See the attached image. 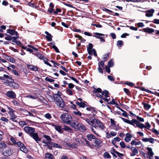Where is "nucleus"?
I'll return each instance as SVG.
<instances>
[{
    "instance_id": "45",
    "label": "nucleus",
    "mask_w": 159,
    "mask_h": 159,
    "mask_svg": "<svg viewBox=\"0 0 159 159\" xmlns=\"http://www.w3.org/2000/svg\"><path fill=\"white\" fill-rule=\"evenodd\" d=\"M109 104H112V105H118V104L115 102V100L114 99H112L111 100V101L110 102H109Z\"/></svg>"
},
{
    "instance_id": "19",
    "label": "nucleus",
    "mask_w": 159,
    "mask_h": 159,
    "mask_svg": "<svg viewBox=\"0 0 159 159\" xmlns=\"http://www.w3.org/2000/svg\"><path fill=\"white\" fill-rule=\"evenodd\" d=\"M45 159H54L53 156L51 154L47 153L45 154Z\"/></svg>"
},
{
    "instance_id": "43",
    "label": "nucleus",
    "mask_w": 159,
    "mask_h": 159,
    "mask_svg": "<svg viewBox=\"0 0 159 159\" xmlns=\"http://www.w3.org/2000/svg\"><path fill=\"white\" fill-rule=\"evenodd\" d=\"M45 80L46 81H48L49 82H53L54 81V80L50 78H49L48 77H46L45 78Z\"/></svg>"
},
{
    "instance_id": "16",
    "label": "nucleus",
    "mask_w": 159,
    "mask_h": 159,
    "mask_svg": "<svg viewBox=\"0 0 159 159\" xmlns=\"http://www.w3.org/2000/svg\"><path fill=\"white\" fill-rule=\"evenodd\" d=\"M45 33L47 35L45 36V38L48 39V41H51L52 40V36L47 31H45Z\"/></svg>"
},
{
    "instance_id": "21",
    "label": "nucleus",
    "mask_w": 159,
    "mask_h": 159,
    "mask_svg": "<svg viewBox=\"0 0 159 159\" xmlns=\"http://www.w3.org/2000/svg\"><path fill=\"white\" fill-rule=\"evenodd\" d=\"M66 93L69 95L71 96L73 95L75 93V90L73 89H67L66 90Z\"/></svg>"
},
{
    "instance_id": "53",
    "label": "nucleus",
    "mask_w": 159,
    "mask_h": 159,
    "mask_svg": "<svg viewBox=\"0 0 159 159\" xmlns=\"http://www.w3.org/2000/svg\"><path fill=\"white\" fill-rule=\"evenodd\" d=\"M11 141L14 143V144H16L17 142L16 139L14 138H13L12 137H11L10 138V139Z\"/></svg>"
},
{
    "instance_id": "23",
    "label": "nucleus",
    "mask_w": 159,
    "mask_h": 159,
    "mask_svg": "<svg viewBox=\"0 0 159 159\" xmlns=\"http://www.w3.org/2000/svg\"><path fill=\"white\" fill-rule=\"evenodd\" d=\"M76 104L77 105L79 106L80 107L84 108L85 106H87V105H86L83 102H76Z\"/></svg>"
},
{
    "instance_id": "62",
    "label": "nucleus",
    "mask_w": 159,
    "mask_h": 159,
    "mask_svg": "<svg viewBox=\"0 0 159 159\" xmlns=\"http://www.w3.org/2000/svg\"><path fill=\"white\" fill-rule=\"evenodd\" d=\"M19 124L20 126H23L24 125H27L26 123L24 121H21L19 122Z\"/></svg>"
},
{
    "instance_id": "36",
    "label": "nucleus",
    "mask_w": 159,
    "mask_h": 159,
    "mask_svg": "<svg viewBox=\"0 0 159 159\" xmlns=\"http://www.w3.org/2000/svg\"><path fill=\"white\" fill-rule=\"evenodd\" d=\"M102 94L104 96L106 97H109V92L107 91L104 90L102 93Z\"/></svg>"
},
{
    "instance_id": "1",
    "label": "nucleus",
    "mask_w": 159,
    "mask_h": 159,
    "mask_svg": "<svg viewBox=\"0 0 159 159\" xmlns=\"http://www.w3.org/2000/svg\"><path fill=\"white\" fill-rule=\"evenodd\" d=\"M120 118L124 122L131 125L134 126L135 127H138L141 129H143V128L148 129L151 127L150 124L148 122L146 123V126H145L143 124L140 123L135 119H133L132 120H130L122 117Z\"/></svg>"
},
{
    "instance_id": "40",
    "label": "nucleus",
    "mask_w": 159,
    "mask_h": 159,
    "mask_svg": "<svg viewBox=\"0 0 159 159\" xmlns=\"http://www.w3.org/2000/svg\"><path fill=\"white\" fill-rule=\"evenodd\" d=\"M131 149L132 152H133L136 154H137L138 152V150L135 148H131Z\"/></svg>"
},
{
    "instance_id": "41",
    "label": "nucleus",
    "mask_w": 159,
    "mask_h": 159,
    "mask_svg": "<svg viewBox=\"0 0 159 159\" xmlns=\"http://www.w3.org/2000/svg\"><path fill=\"white\" fill-rule=\"evenodd\" d=\"M53 97L52 96L49 95L48 97V99L49 100V101L51 102H53L54 101H55V98L53 97Z\"/></svg>"
},
{
    "instance_id": "63",
    "label": "nucleus",
    "mask_w": 159,
    "mask_h": 159,
    "mask_svg": "<svg viewBox=\"0 0 159 159\" xmlns=\"http://www.w3.org/2000/svg\"><path fill=\"white\" fill-rule=\"evenodd\" d=\"M152 22L156 24H159V19H154Z\"/></svg>"
},
{
    "instance_id": "28",
    "label": "nucleus",
    "mask_w": 159,
    "mask_h": 159,
    "mask_svg": "<svg viewBox=\"0 0 159 159\" xmlns=\"http://www.w3.org/2000/svg\"><path fill=\"white\" fill-rule=\"evenodd\" d=\"M94 143L96 146H101L102 141L98 139H96L95 140Z\"/></svg>"
},
{
    "instance_id": "18",
    "label": "nucleus",
    "mask_w": 159,
    "mask_h": 159,
    "mask_svg": "<svg viewBox=\"0 0 159 159\" xmlns=\"http://www.w3.org/2000/svg\"><path fill=\"white\" fill-rule=\"evenodd\" d=\"M154 11H145L146 16L147 17H151L153 16V14Z\"/></svg>"
},
{
    "instance_id": "12",
    "label": "nucleus",
    "mask_w": 159,
    "mask_h": 159,
    "mask_svg": "<svg viewBox=\"0 0 159 159\" xmlns=\"http://www.w3.org/2000/svg\"><path fill=\"white\" fill-rule=\"evenodd\" d=\"M27 66L28 68L31 70L34 71H35L38 70V68L37 66H34L33 65H30L27 64Z\"/></svg>"
},
{
    "instance_id": "25",
    "label": "nucleus",
    "mask_w": 159,
    "mask_h": 159,
    "mask_svg": "<svg viewBox=\"0 0 159 159\" xmlns=\"http://www.w3.org/2000/svg\"><path fill=\"white\" fill-rule=\"evenodd\" d=\"M42 59L44 61L45 64L49 66L50 67L52 66V65L49 63L48 62V60L46 57H45L44 56H43V58H42Z\"/></svg>"
},
{
    "instance_id": "14",
    "label": "nucleus",
    "mask_w": 159,
    "mask_h": 159,
    "mask_svg": "<svg viewBox=\"0 0 159 159\" xmlns=\"http://www.w3.org/2000/svg\"><path fill=\"white\" fill-rule=\"evenodd\" d=\"M7 147V145L3 141L0 142V151L2 152L5 148Z\"/></svg>"
},
{
    "instance_id": "57",
    "label": "nucleus",
    "mask_w": 159,
    "mask_h": 159,
    "mask_svg": "<svg viewBox=\"0 0 159 159\" xmlns=\"http://www.w3.org/2000/svg\"><path fill=\"white\" fill-rule=\"evenodd\" d=\"M12 102L14 105L16 106H19L20 105L19 103L16 101V100H13L12 101Z\"/></svg>"
},
{
    "instance_id": "30",
    "label": "nucleus",
    "mask_w": 159,
    "mask_h": 159,
    "mask_svg": "<svg viewBox=\"0 0 159 159\" xmlns=\"http://www.w3.org/2000/svg\"><path fill=\"white\" fill-rule=\"evenodd\" d=\"M20 151L25 153L27 152V149L24 144L20 148Z\"/></svg>"
},
{
    "instance_id": "15",
    "label": "nucleus",
    "mask_w": 159,
    "mask_h": 159,
    "mask_svg": "<svg viewBox=\"0 0 159 159\" xmlns=\"http://www.w3.org/2000/svg\"><path fill=\"white\" fill-rule=\"evenodd\" d=\"M77 129L80 131L84 132L86 130V128L84 125L80 124Z\"/></svg>"
},
{
    "instance_id": "56",
    "label": "nucleus",
    "mask_w": 159,
    "mask_h": 159,
    "mask_svg": "<svg viewBox=\"0 0 159 159\" xmlns=\"http://www.w3.org/2000/svg\"><path fill=\"white\" fill-rule=\"evenodd\" d=\"M124 91L128 95H129V94L130 93V91L129 90L126 88H124Z\"/></svg>"
},
{
    "instance_id": "29",
    "label": "nucleus",
    "mask_w": 159,
    "mask_h": 159,
    "mask_svg": "<svg viewBox=\"0 0 159 159\" xmlns=\"http://www.w3.org/2000/svg\"><path fill=\"white\" fill-rule=\"evenodd\" d=\"M6 59L12 63H14L15 62V60L11 57L8 56H7Z\"/></svg>"
},
{
    "instance_id": "5",
    "label": "nucleus",
    "mask_w": 159,
    "mask_h": 159,
    "mask_svg": "<svg viewBox=\"0 0 159 159\" xmlns=\"http://www.w3.org/2000/svg\"><path fill=\"white\" fill-rule=\"evenodd\" d=\"M92 125L96 129L100 128L101 129H103L105 128L103 124L99 120L95 118L94 119L93 123Z\"/></svg>"
},
{
    "instance_id": "27",
    "label": "nucleus",
    "mask_w": 159,
    "mask_h": 159,
    "mask_svg": "<svg viewBox=\"0 0 159 159\" xmlns=\"http://www.w3.org/2000/svg\"><path fill=\"white\" fill-rule=\"evenodd\" d=\"M142 104H143L144 108L145 110H148L151 107V106L146 103L143 102Z\"/></svg>"
},
{
    "instance_id": "34",
    "label": "nucleus",
    "mask_w": 159,
    "mask_h": 159,
    "mask_svg": "<svg viewBox=\"0 0 159 159\" xmlns=\"http://www.w3.org/2000/svg\"><path fill=\"white\" fill-rule=\"evenodd\" d=\"M33 54H34V55L38 57V58L40 59L41 60L42 58H43V56L41 54H40L38 53H33Z\"/></svg>"
},
{
    "instance_id": "42",
    "label": "nucleus",
    "mask_w": 159,
    "mask_h": 159,
    "mask_svg": "<svg viewBox=\"0 0 159 159\" xmlns=\"http://www.w3.org/2000/svg\"><path fill=\"white\" fill-rule=\"evenodd\" d=\"M10 114V116H11V120H12L13 121H15V116L14 115L13 113H11Z\"/></svg>"
},
{
    "instance_id": "7",
    "label": "nucleus",
    "mask_w": 159,
    "mask_h": 159,
    "mask_svg": "<svg viewBox=\"0 0 159 159\" xmlns=\"http://www.w3.org/2000/svg\"><path fill=\"white\" fill-rule=\"evenodd\" d=\"M24 129L26 133L29 134L30 135L35 131V129L31 127L26 126L24 128Z\"/></svg>"
},
{
    "instance_id": "9",
    "label": "nucleus",
    "mask_w": 159,
    "mask_h": 159,
    "mask_svg": "<svg viewBox=\"0 0 159 159\" xmlns=\"http://www.w3.org/2000/svg\"><path fill=\"white\" fill-rule=\"evenodd\" d=\"M30 136L32 137L36 142L38 143V141H40L41 139L39 137L38 134L37 133L33 132Z\"/></svg>"
},
{
    "instance_id": "37",
    "label": "nucleus",
    "mask_w": 159,
    "mask_h": 159,
    "mask_svg": "<svg viewBox=\"0 0 159 159\" xmlns=\"http://www.w3.org/2000/svg\"><path fill=\"white\" fill-rule=\"evenodd\" d=\"M20 110L23 112V114L24 115H25L26 116H28V112L29 111H28L27 110L24 108H20Z\"/></svg>"
},
{
    "instance_id": "38",
    "label": "nucleus",
    "mask_w": 159,
    "mask_h": 159,
    "mask_svg": "<svg viewBox=\"0 0 159 159\" xmlns=\"http://www.w3.org/2000/svg\"><path fill=\"white\" fill-rule=\"evenodd\" d=\"M123 42L122 40H118L117 42V45L118 46L121 47L123 44Z\"/></svg>"
},
{
    "instance_id": "20",
    "label": "nucleus",
    "mask_w": 159,
    "mask_h": 159,
    "mask_svg": "<svg viewBox=\"0 0 159 159\" xmlns=\"http://www.w3.org/2000/svg\"><path fill=\"white\" fill-rule=\"evenodd\" d=\"M43 137L46 139V141L48 142V143L50 144L52 143V139L51 137L48 135H44Z\"/></svg>"
},
{
    "instance_id": "8",
    "label": "nucleus",
    "mask_w": 159,
    "mask_h": 159,
    "mask_svg": "<svg viewBox=\"0 0 159 159\" xmlns=\"http://www.w3.org/2000/svg\"><path fill=\"white\" fill-rule=\"evenodd\" d=\"M76 120H72V121L70 122V123L69 124L73 128L75 129H77L78 128V127L80 124Z\"/></svg>"
},
{
    "instance_id": "58",
    "label": "nucleus",
    "mask_w": 159,
    "mask_h": 159,
    "mask_svg": "<svg viewBox=\"0 0 159 159\" xmlns=\"http://www.w3.org/2000/svg\"><path fill=\"white\" fill-rule=\"evenodd\" d=\"M109 56V54L107 55L106 56V55H105V56L103 58L102 60L103 61H104V62L106 61L107 59H108V57Z\"/></svg>"
},
{
    "instance_id": "2",
    "label": "nucleus",
    "mask_w": 159,
    "mask_h": 159,
    "mask_svg": "<svg viewBox=\"0 0 159 159\" xmlns=\"http://www.w3.org/2000/svg\"><path fill=\"white\" fill-rule=\"evenodd\" d=\"M62 95L61 92L57 91V93L53 95V96L57 105L59 107L63 108L65 106V104L64 100L61 97Z\"/></svg>"
},
{
    "instance_id": "26",
    "label": "nucleus",
    "mask_w": 159,
    "mask_h": 159,
    "mask_svg": "<svg viewBox=\"0 0 159 159\" xmlns=\"http://www.w3.org/2000/svg\"><path fill=\"white\" fill-rule=\"evenodd\" d=\"M55 126V129L56 130L58 131V132L61 133H62L63 132V131L61 129V127L60 126L57 125L56 126L54 125Z\"/></svg>"
},
{
    "instance_id": "60",
    "label": "nucleus",
    "mask_w": 159,
    "mask_h": 159,
    "mask_svg": "<svg viewBox=\"0 0 159 159\" xmlns=\"http://www.w3.org/2000/svg\"><path fill=\"white\" fill-rule=\"evenodd\" d=\"M68 87H69V89H70L73 88L75 86L73 84H72V83L68 84Z\"/></svg>"
},
{
    "instance_id": "22",
    "label": "nucleus",
    "mask_w": 159,
    "mask_h": 159,
    "mask_svg": "<svg viewBox=\"0 0 159 159\" xmlns=\"http://www.w3.org/2000/svg\"><path fill=\"white\" fill-rule=\"evenodd\" d=\"M87 139L89 141H91L92 139H95V136L92 134H88L86 135Z\"/></svg>"
},
{
    "instance_id": "44",
    "label": "nucleus",
    "mask_w": 159,
    "mask_h": 159,
    "mask_svg": "<svg viewBox=\"0 0 159 159\" xmlns=\"http://www.w3.org/2000/svg\"><path fill=\"white\" fill-rule=\"evenodd\" d=\"M104 156L105 158H111V156L109 153L107 152H106L104 154Z\"/></svg>"
},
{
    "instance_id": "32",
    "label": "nucleus",
    "mask_w": 159,
    "mask_h": 159,
    "mask_svg": "<svg viewBox=\"0 0 159 159\" xmlns=\"http://www.w3.org/2000/svg\"><path fill=\"white\" fill-rule=\"evenodd\" d=\"M93 92L94 93H101L102 92V90L100 88H98L97 89L94 88L93 91Z\"/></svg>"
},
{
    "instance_id": "31",
    "label": "nucleus",
    "mask_w": 159,
    "mask_h": 159,
    "mask_svg": "<svg viewBox=\"0 0 159 159\" xmlns=\"http://www.w3.org/2000/svg\"><path fill=\"white\" fill-rule=\"evenodd\" d=\"M63 129L69 132H71L72 131V129L71 128L67 126H64L63 128Z\"/></svg>"
},
{
    "instance_id": "55",
    "label": "nucleus",
    "mask_w": 159,
    "mask_h": 159,
    "mask_svg": "<svg viewBox=\"0 0 159 159\" xmlns=\"http://www.w3.org/2000/svg\"><path fill=\"white\" fill-rule=\"evenodd\" d=\"M52 48L54 49L56 52H59V51L55 45H53L52 46Z\"/></svg>"
},
{
    "instance_id": "54",
    "label": "nucleus",
    "mask_w": 159,
    "mask_h": 159,
    "mask_svg": "<svg viewBox=\"0 0 159 159\" xmlns=\"http://www.w3.org/2000/svg\"><path fill=\"white\" fill-rule=\"evenodd\" d=\"M136 118L139 121H140V122H143L144 120V119L143 118H141L139 116H136Z\"/></svg>"
},
{
    "instance_id": "33",
    "label": "nucleus",
    "mask_w": 159,
    "mask_h": 159,
    "mask_svg": "<svg viewBox=\"0 0 159 159\" xmlns=\"http://www.w3.org/2000/svg\"><path fill=\"white\" fill-rule=\"evenodd\" d=\"M50 145H52V147L54 148H61V146L57 143H53V142H52V143L50 144Z\"/></svg>"
},
{
    "instance_id": "47",
    "label": "nucleus",
    "mask_w": 159,
    "mask_h": 159,
    "mask_svg": "<svg viewBox=\"0 0 159 159\" xmlns=\"http://www.w3.org/2000/svg\"><path fill=\"white\" fill-rule=\"evenodd\" d=\"M110 152L112 154V155L114 156V157H117V156L115 153V151H114V149L113 148L112 150H111Z\"/></svg>"
},
{
    "instance_id": "11",
    "label": "nucleus",
    "mask_w": 159,
    "mask_h": 159,
    "mask_svg": "<svg viewBox=\"0 0 159 159\" xmlns=\"http://www.w3.org/2000/svg\"><path fill=\"white\" fill-rule=\"evenodd\" d=\"M155 139L152 138H143L142 139V141L144 142H149L150 143H154Z\"/></svg>"
},
{
    "instance_id": "61",
    "label": "nucleus",
    "mask_w": 159,
    "mask_h": 159,
    "mask_svg": "<svg viewBox=\"0 0 159 159\" xmlns=\"http://www.w3.org/2000/svg\"><path fill=\"white\" fill-rule=\"evenodd\" d=\"M115 153L118 155V156L119 157H121L123 156L124 155L123 154L121 153L115 151Z\"/></svg>"
},
{
    "instance_id": "39",
    "label": "nucleus",
    "mask_w": 159,
    "mask_h": 159,
    "mask_svg": "<svg viewBox=\"0 0 159 159\" xmlns=\"http://www.w3.org/2000/svg\"><path fill=\"white\" fill-rule=\"evenodd\" d=\"M7 36V37H5V39L6 40H8L9 41L11 40V38L12 36L8 35L7 34H5Z\"/></svg>"
},
{
    "instance_id": "46",
    "label": "nucleus",
    "mask_w": 159,
    "mask_h": 159,
    "mask_svg": "<svg viewBox=\"0 0 159 159\" xmlns=\"http://www.w3.org/2000/svg\"><path fill=\"white\" fill-rule=\"evenodd\" d=\"M44 116L47 119H50L52 118V116L49 113L46 114Z\"/></svg>"
},
{
    "instance_id": "49",
    "label": "nucleus",
    "mask_w": 159,
    "mask_h": 159,
    "mask_svg": "<svg viewBox=\"0 0 159 159\" xmlns=\"http://www.w3.org/2000/svg\"><path fill=\"white\" fill-rule=\"evenodd\" d=\"M108 66L111 67L113 66V62L112 60H110L108 63Z\"/></svg>"
},
{
    "instance_id": "48",
    "label": "nucleus",
    "mask_w": 159,
    "mask_h": 159,
    "mask_svg": "<svg viewBox=\"0 0 159 159\" xmlns=\"http://www.w3.org/2000/svg\"><path fill=\"white\" fill-rule=\"evenodd\" d=\"M61 11H48V12L51 13H54L55 14H57L58 13V12H60Z\"/></svg>"
},
{
    "instance_id": "3",
    "label": "nucleus",
    "mask_w": 159,
    "mask_h": 159,
    "mask_svg": "<svg viewBox=\"0 0 159 159\" xmlns=\"http://www.w3.org/2000/svg\"><path fill=\"white\" fill-rule=\"evenodd\" d=\"M60 118L64 122L68 125L70 123V122L72 121L73 120L72 117L68 113L62 114L60 116Z\"/></svg>"
},
{
    "instance_id": "50",
    "label": "nucleus",
    "mask_w": 159,
    "mask_h": 159,
    "mask_svg": "<svg viewBox=\"0 0 159 159\" xmlns=\"http://www.w3.org/2000/svg\"><path fill=\"white\" fill-rule=\"evenodd\" d=\"M131 143L132 145H139V144L138 142H136L134 140H132Z\"/></svg>"
},
{
    "instance_id": "64",
    "label": "nucleus",
    "mask_w": 159,
    "mask_h": 159,
    "mask_svg": "<svg viewBox=\"0 0 159 159\" xmlns=\"http://www.w3.org/2000/svg\"><path fill=\"white\" fill-rule=\"evenodd\" d=\"M111 36L113 39H115L116 38V36L114 33H112L111 34Z\"/></svg>"
},
{
    "instance_id": "10",
    "label": "nucleus",
    "mask_w": 159,
    "mask_h": 159,
    "mask_svg": "<svg viewBox=\"0 0 159 159\" xmlns=\"http://www.w3.org/2000/svg\"><path fill=\"white\" fill-rule=\"evenodd\" d=\"M6 95L11 98H14L16 97L15 93L12 91H8L6 93Z\"/></svg>"
},
{
    "instance_id": "6",
    "label": "nucleus",
    "mask_w": 159,
    "mask_h": 159,
    "mask_svg": "<svg viewBox=\"0 0 159 159\" xmlns=\"http://www.w3.org/2000/svg\"><path fill=\"white\" fill-rule=\"evenodd\" d=\"M5 150H3L1 152L5 156H9L12 153V152L11 149L8 147H7Z\"/></svg>"
},
{
    "instance_id": "4",
    "label": "nucleus",
    "mask_w": 159,
    "mask_h": 159,
    "mask_svg": "<svg viewBox=\"0 0 159 159\" xmlns=\"http://www.w3.org/2000/svg\"><path fill=\"white\" fill-rule=\"evenodd\" d=\"M82 115L85 116H81L80 118L85 120L89 125H92L93 123V120L95 119V117L91 115H85L84 114H83Z\"/></svg>"
},
{
    "instance_id": "59",
    "label": "nucleus",
    "mask_w": 159,
    "mask_h": 159,
    "mask_svg": "<svg viewBox=\"0 0 159 159\" xmlns=\"http://www.w3.org/2000/svg\"><path fill=\"white\" fill-rule=\"evenodd\" d=\"M18 38V36H17L16 37L12 36V38H11L12 41L13 42L15 43V42H16V39Z\"/></svg>"
},
{
    "instance_id": "24",
    "label": "nucleus",
    "mask_w": 159,
    "mask_h": 159,
    "mask_svg": "<svg viewBox=\"0 0 159 159\" xmlns=\"http://www.w3.org/2000/svg\"><path fill=\"white\" fill-rule=\"evenodd\" d=\"M104 35L103 34L98 33H95V34L93 35V37H95L97 39H100L102 37L101 36H104Z\"/></svg>"
},
{
    "instance_id": "13",
    "label": "nucleus",
    "mask_w": 159,
    "mask_h": 159,
    "mask_svg": "<svg viewBox=\"0 0 159 159\" xmlns=\"http://www.w3.org/2000/svg\"><path fill=\"white\" fill-rule=\"evenodd\" d=\"M7 32L12 35L18 36V35L17 32L13 29H8L7 30Z\"/></svg>"
},
{
    "instance_id": "17",
    "label": "nucleus",
    "mask_w": 159,
    "mask_h": 159,
    "mask_svg": "<svg viewBox=\"0 0 159 159\" xmlns=\"http://www.w3.org/2000/svg\"><path fill=\"white\" fill-rule=\"evenodd\" d=\"M143 31L148 33H152L154 32V30L152 28L147 27L143 29Z\"/></svg>"
},
{
    "instance_id": "35",
    "label": "nucleus",
    "mask_w": 159,
    "mask_h": 159,
    "mask_svg": "<svg viewBox=\"0 0 159 159\" xmlns=\"http://www.w3.org/2000/svg\"><path fill=\"white\" fill-rule=\"evenodd\" d=\"M73 113L74 115L80 116V117L83 114H82L78 110L74 111L73 112Z\"/></svg>"
},
{
    "instance_id": "52",
    "label": "nucleus",
    "mask_w": 159,
    "mask_h": 159,
    "mask_svg": "<svg viewBox=\"0 0 159 159\" xmlns=\"http://www.w3.org/2000/svg\"><path fill=\"white\" fill-rule=\"evenodd\" d=\"M16 144L17 146L20 148L21 147H22V146L23 145V144L21 142L19 141L17 142Z\"/></svg>"
},
{
    "instance_id": "51",
    "label": "nucleus",
    "mask_w": 159,
    "mask_h": 159,
    "mask_svg": "<svg viewBox=\"0 0 159 159\" xmlns=\"http://www.w3.org/2000/svg\"><path fill=\"white\" fill-rule=\"evenodd\" d=\"M120 145L122 148H124L125 147V145L124 142H121L120 143Z\"/></svg>"
}]
</instances>
